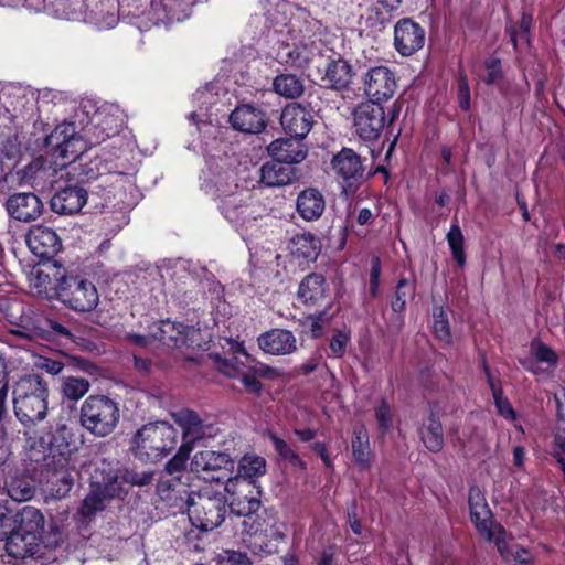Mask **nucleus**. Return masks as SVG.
<instances>
[{
	"label": "nucleus",
	"mask_w": 565,
	"mask_h": 565,
	"mask_svg": "<svg viewBox=\"0 0 565 565\" xmlns=\"http://www.w3.org/2000/svg\"><path fill=\"white\" fill-rule=\"evenodd\" d=\"M49 388L38 374L22 376L13 390V408L18 420L26 426L42 422L47 415Z\"/></svg>",
	"instance_id": "f257e3e1"
},
{
	"label": "nucleus",
	"mask_w": 565,
	"mask_h": 565,
	"mask_svg": "<svg viewBox=\"0 0 565 565\" xmlns=\"http://www.w3.org/2000/svg\"><path fill=\"white\" fill-rule=\"evenodd\" d=\"M186 510L191 523L202 531H212L225 520L227 500L211 483L192 490L186 497Z\"/></svg>",
	"instance_id": "f03ea898"
},
{
	"label": "nucleus",
	"mask_w": 565,
	"mask_h": 565,
	"mask_svg": "<svg viewBox=\"0 0 565 565\" xmlns=\"http://www.w3.org/2000/svg\"><path fill=\"white\" fill-rule=\"evenodd\" d=\"M178 433L167 422L148 423L131 439L130 449L143 461L156 462L175 449Z\"/></svg>",
	"instance_id": "7ed1b4c3"
},
{
	"label": "nucleus",
	"mask_w": 565,
	"mask_h": 565,
	"mask_svg": "<svg viewBox=\"0 0 565 565\" xmlns=\"http://www.w3.org/2000/svg\"><path fill=\"white\" fill-rule=\"evenodd\" d=\"M120 419L118 404L105 395H90L81 406V425L97 437L110 435Z\"/></svg>",
	"instance_id": "20e7f679"
},
{
	"label": "nucleus",
	"mask_w": 565,
	"mask_h": 565,
	"mask_svg": "<svg viewBox=\"0 0 565 565\" xmlns=\"http://www.w3.org/2000/svg\"><path fill=\"white\" fill-rule=\"evenodd\" d=\"M224 490L232 497L228 503L231 511L238 516H245L244 529L250 534H257L260 527L259 524L255 525L254 514L260 507V491L255 480L244 477L228 478Z\"/></svg>",
	"instance_id": "39448f33"
},
{
	"label": "nucleus",
	"mask_w": 565,
	"mask_h": 565,
	"mask_svg": "<svg viewBox=\"0 0 565 565\" xmlns=\"http://www.w3.org/2000/svg\"><path fill=\"white\" fill-rule=\"evenodd\" d=\"M224 490L232 497L228 503L231 511L238 516H245L244 529L250 534H257L260 527L259 524L255 525L254 514L260 507V491L255 480L244 477L228 478Z\"/></svg>",
	"instance_id": "423d86ee"
},
{
	"label": "nucleus",
	"mask_w": 565,
	"mask_h": 565,
	"mask_svg": "<svg viewBox=\"0 0 565 565\" xmlns=\"http://www.w3.org/2000/svg\"><path fill=\"white\" fill-rule=\"evenodd\" d=\"M55 292L57 299L77 312H90L99 303L96 286L81 276L55 275Z\"/></svg>",
	"instance_id": "0eeeda50"
},
{
	"label": "nucleus",
	"mask_w": 565,
	"mask_h": 565,
	"mask_svg": "<svg viewBox=\"0 0 565 565\" xmlns=\"http://www.w3.org/2000/svg\"><path fill=\"white\" fill-rule=\"evenodd\" d=\"M182 429V445L191 450L199 445L205 446L221 433L220 427L209 418H201L195 412L184 408L172 414Z\"/></svg>",
	"instance_id": "6e6552de"
},
{
	"label": "nucleus",
	"mask_w": 565,
	"mask_h": 565,
	"mask_svg": "<svg viewBox=\"0 0 565 565\" xmlns=\"http://www.w3.org/2000/svg\"><path fill=\"white\" fill-rule=\"evenodd\" d=\"M235 467L231 456L223 451L201 450L198 451L191 460V470L203 479L220 481L228 473L233 472Z\"/></svg>",
	"instance_id": "1a4fd4ad"
},
{
	"label": "nucleus",
	"mask_w": 565,
	"mask_h": 565,
	"mask_svg": "<svg viewBox=\"0 0 565 565\" xmlns=\"http://www.w3.org/2000/svg\"><path fill=\"white\" fill-rule=\"evenodd\" d=\"M152 338L170 348H200V330L192 326L160 321L152 327Z\"/></svg>",
	"instance_id": "9d476101"
},
{
	"label": "nucleus",
	"mask_w": 565,
	"mask_h": 565,
	"mask_svg": "<svg viewBox=\"0 0 565 565\" xmlns=\"http://www.w3.org/2000/svg\"><path fill=\"white\" fill-rule=\"evenodd\" d=\"M331 170L344 189L356 188L365 180V167L359 153L351 148H342L331 159Z\"/></svg>",
	"instance_id": "9b49d317"
},
{
	"label": "nucleus",
	"mask_w": 565,
	"mask_h": 565,
	"mask_svg": "<svg viewBox=\"0 0 565 565\" xmlns=\"http://www.w3.org/2000/svg\"><path fill=\"white\" fill-rule=\"evenodd\" d=\"M384 121V109L375 103H361L353 111L355 134L363 140H376L382 132Z\"/></svg>",
	"instance_id": "f8f14e48"
},
{
	"label": "nucleus",
	"mask_w": 565,
	"mask_h": 565,
	"mask_svg": "<svg viewBox=\"0 0 565 565\" xmlns=\"http://www.w3.org/2000/svg\"><path fill=\"white\" fill-rule=\"evenodd\" d=\"M121 492V483L119 477L116 475H108L100 481H94L90 486V492L84 499L79 513L89 518L96 512L105 509V502L110 500Z\"/></svg>",
	"instance_id": "ddd939ff"
},
{
	"label": "nucleus",
	"mask_w": 565,
	"mask_h": 565,
	"mask_svg": "<svg viewBox=\"0 0 565 565\" xmlns=\"http://www.w3.org/2000/svg\"><path fill=\"white\" fill-rule=\"evenodd\" d=\"M46 145L55 149L60 157L73 161L86 149L82 137L75 135L73 124L57 126L46 138Z\"/></svg>",
	"instance_id": "4468645a"
},
{
	"label": "nucleus",
	"mask_w": 565,
	"mask_h": 565,
	"mask_svg": "<svg viewBox=\"0 0 565 565\" xmlns=\"http://www.w3.org/2000/svg\"><path fill=\"white\" fill-rule=\"evenodd\" d=\"M365 94L371 98L369 103H380L390 99L396 89L394 73L386 66H376L367 71L364 78Z\"/></svg>",
	"instance_id": "2eb2a0df"
},
{
	"label": "nucleus",
	"mask_w": 565,
	"mask_h": 565,
	"mask_svg": "<svg viewBox=\"0 0 565 565\" xmlns=\"http://www.w3.org/2000/svg\"><path fill=\"white\" fill-rule=\"evenodd\" d=\"M57 170L53 164L40 159L33 160L17 171L19 186H31L36 191H44L53 186Z\"/></svg>",
	"instance_id": "dca6fc26"
},
{
	"label": "nucleus",
	"mask_w": 565,
	"mask_h": 565,
	"mask_svg": "<svg viewBox=\"0 0 565 565\" xmlns=\"http://www.w3.org/2000/svg\"><path fill=\"white\" fill-rule=\"evenodd\" d=\"M425 31L413 20H399L394 28V46L403 56H411L424 46Z\"/></svg>",
	"instance_id": "f3484780"
},
{
	"label": "nucleus",
	"mask_w": 565,
	"mask_h": 565,
	"mask_svg": "<svg viewBox=\"0 0 565 565\" xmlns=\"http://www.w3.org/2000/svg\"><path fill=\"white\" fill-rule=\"evenodd\" d=\"M4 206L10 217L25 223L39 218L44 209L40 198L32 192H21L10 195Z\"/></svg>",
	"instance_id": "a211bd4d"
},
{
	"label": "nucleus",
	"mask_w": 565,
	"mask_h": 565,
	"mask_svg": "<svg viewBox=\"0 0 565 565\" xmlns=\"http://www.w3.org/2000/svg\"><path fill=\"white\" fill-rule=\"evenodd\" d=\"M313 116L299 103L288 104L281 111L280 124L291 137L303 139L311 130Z\"/></svg>",
	"instance_id": "6ab92c4d"
},
{
	"label": "nucleus",
	"mask_w": 565,
	"mask_h": 565,
	"mask_svg": "<svg viewBox=\"0 0 565 565\" xmlns=\"http://www.w3.org/2000/svg\"><path fill=\"white\" fill-rule=\"evenodd\" d=\"M470 518L478 532L488 541L495 543L499 553L507 551V532L502 525L493 522L492 513L488 505L470 509Z\"/></svg>",
	"instance_id": "aec40b11"
},
{
	"label": "nucleus",
	"mask_w": 565,
	"mask_h": 565,
	"mask_svg": "<svg viewBox=\"0 0 565 565\" xmlns=\"http://www.w3.org/2000/svg\"><path fill=\"white\" fill-rule=\"evenodd\" d=\"M47 449V461L55 463L57 460L62 466H68L71 456L77 449L73 429L65 424L57 425L51 434Z\"/></svg>",
	"instance_id": "412c9836"
},
{
	"label": "nucleus",
	"mask_w": 565,
	"mask_h": 565,
	"mask_svg": "<svg viewBox=\"0 0 565 565\" xmlns=\"http://www.w3.org/2000/svg\"><path fill=\"white\" fill-rule=\"evenodd\" d=\"M30 250L40 258L55 256L62 247L58 235L50 227L35 225L26 234Z\"/></svg>",
	"instance_id": "4be33fe9"
},
{
	"label": "nucleus",
	"mask_w": 565,
	"mask_h": 565,
	"mask_svg": "<svg viewBox=\"0 0 565 565\" xmlns=\"http://www.w3.org/2000/svg\"><path fill=\"white\" fill-rule=\"evenodd\" d=\"M13 521V529L24 533V535L40 539L45 546L56 544V540H50L44 535L45 519L39 509L25 505L14 515Z\"/></svg>",
	"instance_id": "5701e85b"
},
{
	"label": "nucleus",
	"mask_w": 565,
	"mask_h": 565,
	"mask_svg": "<svg viewBox=\"0 0 565 565\" xmlns=\"http://www.w3.org/2000/svg\"><path fill=\"white\" fill-rule=\"evenodd\" d=\"M87 202V191L78 185H66L51 198L50 206L54 213L71 215L78 213Z\"/></svg>",
	"instance_id": "b1692460"
},
{
	"label": "nucleus",
	"mask_w": 565,
	"mask_h": 565,
	"mask_svg": "<svg viewBox=\"0 0 565 565\" xmlns=\"http://www.w3.org/2000/svg\"><path fill=\"white\" fill-rule=\"evenodd\" d=\"M230 121L234 129L245 134L262 132L267 122L265 113L252 105L237 106L230 115Z\"/></svg>",
	"instance_id": "393cba45"
},
{
	"label": "nucleus",
	"mask_w": 565,
	"mask_h": 565,
	"mask_svg": "<svg viewBox=\"0 0 565 565\" xmlns=\"http://www.w3.org/2000/svg\"><path fill=\"white\" fill-rule=\"evenodd\" d=\"M301 140L294 137L276 139L268 146V153L273 159L289 166L299 163L307 157V149Z\"/></svg>",
	"instance_id": "a878e982"
},
{
	"label": "nucleus",
	"mask_w": 565,
	"mask_h": 565,
	"mask_svg": "<svg viewBox=\"0 0 565 565\" xmlns=\"http://www.w3.org/2000/svg\"><path fill=\"white\" fill-rule=\"evenodd\" d=\"M295 167L277 159L265 162L259 169V181L267 188L284 186L297 179Z\"/></svg>",
	"instance_id": "bb28decb"
},
{
	"label": "nucleus",
	"mask_w": 565,
	"mask_h": 565,
	"mask_svg": "<svg viewBox=\"0 0 565 565\" xmlns=\"http://www.w3.org/2000/svg\"><path fill=\"white\" fill-rule=\"evenodd\" d=\"M258 345L266 353L285 355L296 350V338L289 330L273 329L259 335Z\"/></svg>",
	"instance_id": "cd10ccee"
},
{
	"label": "nucleus",
	"mask_w": 565,
	"mask_h": 565,
	"mask_svg": "<svg viewBox=\"0 0 565 565\" xmlns=\"http://www.w3.org/2000/svg\"><path fill=\"white\" fill-rule=\"evenodd\" d=\"M353 70L343 58L330 60L324 68L321 81L324 86L334 90L347 89L352 83Z\"/></svg>",
	"instance_id": "c85d7f7f"
},
{
	"label": "nucleus",
	"mask_w": 565,
	"mask_h": 565,
	"mask_svg": "<svg viewBox=\"0 0 565 565\" xmlns=\"http://www.w3.org/2000/svg\"><path fill=\"white\" fill-rule=\"evenodd\" d=\"M296 210L305 221H316L326 210L324 196L319 190L307 188L298 194Z\"/></svg>",
	"instance_id": "c756f323"
},
{
	"label": "nucleus",
	"mask_w": 565,
	"mask_h": 565,
	"mask_svg": "<svg viewBox=\"0 0 565 565\" xmlns=\"http://www.w3.org/2000/svg\"><path fill=\"white\" fill-rule=\"evenodd\" d=\"M41 544L43 542L40 539L24 535V533L12 529L6 541V551L11 557L23 559L36 555Z\"/></svg>",
	"instance_id": "7c9ffc66"
},
{
	"label": "nucleus",
	"mask_w": 565,
	"mask_h": 565,
	"mask_svg": "<svg viewBox=\"0 0 565 565\" xmlns=\"http://www.w3.org/2000/svg\"><path fill=\"white\" fill-rule=\"evenodd\" d=\"M47 468L52 471L49 483L52 486L51 490L57 498L65 497L74 484L75 470L68 466H62L57 460L55 463L52 461L46 462Z\"/></svg>",
	"instance_id": "2f4dec72"
},
{
	"label": "nucleus",
	"mask_w": 565,
	"mask_h": 565,
	"mask_svg": "<svg viewBox=\"0 0 565 565\" xmlns=\"http://www.w3.org/2000/svg\"><path fill=\"white\" fill-rule=\"evenodd\" d=\"M326 279L320 274H309L300 282L298 298L306 305H317L324 299Z\"/></svg>",
	"instance_id": "473e14b6"
},
{
	"label": "nucleus",
	"mask_w": 565,
	"mask_h": 565,
	"mask_svg": "<svg viewBox=\"0 0 565 565\" xmlns=\"http://www.w3.org/2000/svg\"><path fill=\"white\" fill-rule=\"evenodd\" d=\"M419 437L424 446L431 452L441 451L445 439L443 425L435 413H431L419 429Z\"/></svg>",
	"instance_id": "72a5a7b5"
},
{
	"label": "nucleus",
	"mask_w": 565,
	"mask_h": 565,
	"mask_svg": "<svg viewBox=\"0 0 565 565\" xmlns=\"http://www.w3.org/2000/svg\"><path fill=\"white\" fill-rule=\"evenodd\" d=\"M351 447L355 465L362 470L369 469L371 466L370 439L363 426L354 428Z\"/></svg>",
	"instance_id": "f704fd0d"
},
{
	"label": "nucleus",
	"mask_w": 565,
	"mask_h": 565,
	"mask_svg": "<svg viewBox=\"0 0 565 565\" xmlns=\"http://www.w3.org/2000/svg\"><path fill=\"white\" fill-rule=\"evenodd\" d=\"M90 388V382L85 377L63 376L60 391L64 399L77 402L84 397Z\"/></svg>",
	"instance_id": "c9c22d12"
},
{
	"label": "nucleus",
	"mask_w": 565,
	"mask_h": 565,
	"mask_svg": "<svg viewBox=\"0 0 565 565\" xmlns=\"http://www.w3.org/2000/svg\"><path fill=\"white\" fill-rule=\"evenodd\" d=\"M274 89L287 98H297L303 93L302 82L292 74H281L274 79Z\"/></svg>",
	"instance_id": "e433bc0d"
},
{
	"label": "nucleus",
	"mask_w": 565,
	"mask_h": 565,
	"mask_svg": "<svg viewBox=\"0 0 565 565\" xmlns=\"http://www.w3.org/2000/svg\"><path fill=\"white\" fill-rule=\"evenodd\" d=\"M266 460L257 455L247 454L238 463V475L236 477H244L254 480L255 477L265 475Z\"/></svg>",
	"instance_id": "4c0bfd02"
},
{
	"label": "nucleus",
	"mask_w": 565,
	"mask_h": 565,
	"mask_svg": "<svg viewBox=\"0 0 565 565\" xmlns=\"http://www.w3.org/2000/svg\"><path fill=\"white\" fill-rule=\"evenodd\" d=\"M8 495L18 502L28 501L33 498L35 488L28 478H13L7 486Z\"/></svg>",
	"instance_id": "58836bf2"
},
{
	"label": "nucleus",
	"mask_w": 565,
	"mask_h": 565,
	"mask_svg": "<svg viewBox=\"0 0 565 565\" xmlns=\"http://www.w3.org/2000/svg\"><path fill=\"white\" fill-rule=\"evenodd\" d=\"M447 242L454 259L462 267L466 263L463 235L458 224H454L447 233Z\"/></svg>",
	"instance_id": "ea45409f"
},
{
	"label": "nucleus",
	"mask_w": 565,
	"mask_h": 565,
	"mask_svg": "<svg viewBox=\"0 0 565 565\" xmlns=\"http://www.w3.org/2000/svg\"><path fill=\"white\" fill-rule=\"evenodd\" d=\"M191 450H185L183 448V445L181 444L178 452L166 463L164 467V476L166 477H175V476H182L183 478L188 479V475L184 471L188 457L190 455Z\"/></svg>",
	"instance_id": "a19ab883"
},
{
	"label": "nucleus",
	"mask_w": 565,
	"mask_h": 565,
	"mask_svg": "<svg viewBox=\"0 0 565 565\" xmlns=\"http://www.w3.org/2000/svg\"><path fill=\"white\" fill-rule=\"evenodd\" d=\"M317 243L311 234L296 235L292 239V253L298 257L310 258L316 255Z\"/></svg>",
	"instance_id": "79ce46f5"
},
{
	"label": "nucleus",
	"mask_w": 565,
	"mask_h": 565,
	"mask_svg": "<svg viewBox=\"0 0 565 565\" xmlns=\"http://www.w3.org/2000/svg\"><path fill=\"white\" fill-rule=\"evenodd\" d=\"M108 121V119H104L85 129V137L89 143L98 145L117 132V128L109 127Z\"/></svg>",
	"instance_id": "37998d69"
},
{
	"label": "nucleus",
	"mask_w": 565,
	"mask_h": 565,
	"mask_svg": "<svg viewBox=\"0 0 565 565\" xmlns=\"http://www.w3.org/2000/svg\"><path fill=\"white\" fill-rule=\"evenodd\" d=\"M415 291L414 285L405 278L399 279L396 286L395 295L391 301L394 312H403L406 307V300L413 296Z\"/></svg>",
	"instance_id": "c03bdc74"
},
{
	"label": "nucleus",
	"mask_w": 565,
	"mask_h": 565,
	"mask_svg": "<svg viewBox=\"0 0 565 565\" xmlns=\"http://www.w3.org/2000/svg\"><path fill=\"white\" fill-rule=\"evenodd\" d=\"M167 483H158V493L160 498L166 501L170 507L183 509L186 507V497L191 493L186 487L179 488V491L167 492L169 486Z\"/></svg>",
	"instance_id": "a18cd8bd"
},
{
	"label": "nucleus",
	"mask_w": 565,
	"mask_h": 565,
	"mask_svg": "<svg viewBox=\"0 0 565 565\" xmlns=\"http://www.w3.org/2000/svg\"><path fill=\"white\" fill-rule=\"evenodd\" d=\"M433 329L435 335L446 344L451 343V332L448 319L443 308H437L434 311Z\"/></svg>",
	"instance_id": "49530a36"
},
{
	"label": "nucleus",
	"mask_w": 565,
	"mask_h": 565,
	"mask_svg": "<svg viewBox=\"0 0 565 565\" xmlns=\"http://www.w3.org/2000/svg\"><path fill=\"white\" fill-rule=\"evenodd\" d=\"M270 440L274 445L275 450L279 456L289 461L292 466L305 468V462L300 459L298 454L291 449V447L281 438L271 435Z\"/></svg>",
	"instance_id": "de8ad7c7"
},
{
	"label": "nucleus",
	"mask_w": 565,
	"mask_h": 565,
	"mask_svg": "<svg viewBox=\"0 0 565 565\" xmlns=\"http://www.w3.org/2000/svg\"><path fill=\"white\" fill-rule=\"evenodd\" d=\"M225 217L238 225L243 226L246 224L248 216V206L246 205H237L232 201H226L223 206Z\"/></svg>",
	"instance_id": "09e8293b"
},
{
	"label": "nucleus",
	"mask_w": 565,
	"mask_h": 565,
	"mask_svg": "<svg viewBox=\"0 0 565 565\" xmlns=\"http://www.w3.org/2000/svg\"><path fill=\"white\" fill-rule=\"evenodd\" d=\"M215 565H253V563L246 553L225 550L217 554Z\"/></svg>",
	"instance_id": "8fccbe9b"
},
{
	"label": "nucleus",
	"mask_w": 565,
	"mask_h": 565,
	"mask_svg": "<svg viewBox=\"0 0 565 565\" xmlns=\"http://www.w3.org/2000/svg\"><path fill=\"white\" fill-rule=\"evenodd\" d=\"M257 374L264 375V369L259 367L257 370L242 372L241 382L245 386L246 391L254 394H259L263 390V385L257 379Z\"/></svg>",
	"instance_id": "3c124183"
},
{
	"label": "nucleus",
	"mask_w": 565,
	"mask_h": 565,
	"mask_svg": "<svg viewBox=\"0 0 565 565\" xmlns=\"http://www.w3.org/2000/svg\"><path fill=\"white\" fill-rule=\"evenodd\" d=\"M532 25V15L523 13L520 21V31L516 32L513 26H509L507 31L509 32L510 40L513 43L514 47H516L518 39H524L529 42L530 30Z\"/></svg>",
	"instance_id": "603ef678"
},
{
	"label": "nucleus",
	"mask_w": 565,
	"mask_h": 565,
	"mask_svg": "<svg viewBox=\"0 0 565 565\" xmlns=\"http://www.w3.org/2000/svg\"><path fill=\"white\" fill-rule=\"evenodd\" d=\"M152 478L153 473L151 471L126 470L121 476L125 483L139 487L149 484Z\"/></svg>",
	"instance_id": "864d4df0"
},
{
	"label": "nucleus",
	"mask_w": 565,
	"mask_h": 565,
	"mask_svg": "<svg viewBox=\"0 0 565 565\" xmlns=\"http://www.w3.org/2000/svg\"><path fill=\"white\" fill-rule=\"evenodd\" d=\"M508 548L504 553H500L505 558H512L519 564H527L531 561V554L527 550L516 544H510L507 541Z\"/></svg>",
	"instance_id": "5fc2aeb1"
},
{
	"label": "nucleus",
	"mask_w": 565,
	"mask_h": 565,
	"mask_svg": "<svg viewBox=\"0 0 565 565\" xmlns=\"http://www.w3.org/2000/svg\"><path fill=\"white\" fill-rule=\"evenodd\" d=\"M487 75L484 83L488 85L495 84L502 78L501 61L495 57L486 61Z\"/></svg>",
	"instance_id": "6e6d98bb"
},
{
	"label": "nucleus",
	"mask_w": 565,
	"mask_h": 565,
	"mask_svg": "<svg viewBox=\"0 0 565 565\" xmlns=\"http://www.w3.org/2000/svg\"><path fill=\"white\" fill-rule=\"evenodd\" d=\"M532 351L535 359L540 362H546L550 365H555L557 362L556 353L546 344H532Z\"/></svg>",
	"instance_id": "4d7b16f0"
},
{
	"label": "nucleus",
	"mask_w": 565,
	"mask_h": 565,
	"mask_svg": "<svg viewBox=\"0 0 565 565\" xmlns=\"http://www.w3.org/2000/svg\"><path fill=\"white\" fill-rule=\"evenodd\" d=\"M348 342H349V337L345 333H343L341 331L335 332L333 334V337L331 338L330 345H329L332 355H334L337 358L342 356L345 352Z\"/></svg>",
	"instance_id": "13d9d810"
},
{
	"label": "nucleus",
	"mask_w": 565,
	"mask_h": 565,
	"mask_svg": "<svg viewBox=\"0 0 565 565\" xmlns=\"http://www.w3.org/2000/svg\"><path fill=\"white\" fill-rule=\"evenodd\" d=\"M375 417H376L379 427L383 431H386L392 424V415H391L390 406L387 405V403L385 401H382L381 404L377 406V408L375 411Z\"/></svg>",
	"instance_id": "bf43d9fd"
},
{
	"label": "nucleus",
	"mask_w": 565,
	"mask_h": 565,
	"mask_svg": "<svg viewBox=\"0 0 565 565\" xmlns=\"http://www.w3.org/2000/svg\"><path fill=\"white\" fill-rule=\"evenodd\" d=\"M381 276V262L379 257H373L371 260L370 271V292L372 296H376L380 285Z\"/></svg>",
	"instance_id": "052dcab7"
},
{
	"label": "nucleus",
	"mask_w": 565,
	"mask_h": 565,
	"mask_svg": "<svg viewBox=\"0 0 565 565\" xmlns=\"http://www.w3.org/2000/svg\"><path fill=\"white\" fill-rule=\"evenodd\" d=\"M493 398L499 414L503 417L514 419L515 413L508 398L503 396V393L501 392L498 395H493Z\"/></svg>",
	"instance_id": "680f3d73"
},
{
	"label": "nucleus",
	"mask_w": 565,
	"mask_h": 565,
	"mask_svg": "<svg viewBox=\"0 0 565 565\" xmlns=\"http://www.w3.org/2000/svg\"><path fill=\"white\" fill-rule=\"evenodd\" d=\"M36 365L51 375H57L64 369V364L61 361L47 358H41Z\"/></svg>",
	"instance_id": "e2e57ef3"
},
{
	"label": "nucleus",
	"mask_w": 565,
	"mask_h": 565,
	"mask_svg": "<svg viewBox=\"0 0 565 565\" xmlns=\"http://www.w3.org/2000/svg\"><path fill=\"white\" fill-rule=\"evenodd\" d=\"M220 370L230 377L237 376L243 372L235 356L223 360L220 364Z\"/></svg>",
	"instance_id": "0e129e2a"
},
{
	"label": "nucleus",
	"mask_w": 565,
	"mask_h": 565,
	"mask_svg": "<svg viewBox=\"0 0 565 565\" xmlns=\"http://www.w3.org/2000/svg\"><path fill=\"white\" fill-rule=\"evenodd\" d=\"M458 102L463 110L470 108V90L466 78H461L458 86Z\"/></svg>",
	"instance_id": "69168bd1"
},
{
	"label": "nucleus",
	"mask_w": 565,
	"mask_h": 565,
	"mask_svg": "<svg viewBox=\"0 0 565 565\" xmlns=\"http://www.w3.org/2000/svg\"><path fill=\"white\" fill-rule=\"evenodd\" d=\"M488 503L484 499V495L481 493L480 489L477 487L470 488L469 491V507L478 508V507H487Z\"/></svg>",
	"instance_id": "338daca9"
},
{
	"label": "nucleus",
	"mask_w": 565,
	"mask_h": 565,
	"mask_svg": "<svg viewBox=\"0 0 565 565\" xmlns=\"http://www.w3.org/2000/svg\"><path fill=\"white\" fill-rule=\"evenodd\" d=\"M554 399L556 403L558 418L565 422V387H561L554 394Z\"/></svg>",
	"instance_id": "774afa93"
}]
</instances>
